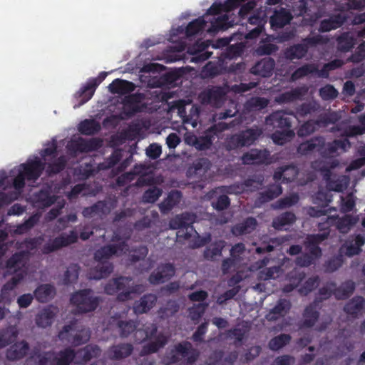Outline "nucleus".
Masks as SVG:
<instances>
[{"instance_id":"6e6552de","label":"nucleus","mask_w":365,"mask_h":365,"mask_svg":"<svg viewBox=\"0 0 365 365\" xmlns=\"http://www.w3.org/2000/svg\"><path fill=\"white\" fill-rule=\"evenodd\" d=\"M195 218V214L184 212L172 218L169 222V227L172 230H178V239L187 240L191 237V232L193 230L192 224Z\"/></svg>"},{"instance_id":"3c124183","label":"nucleus","mask_w":365,"mask_h":365,"mask_svg":"<svg viewBox=\"0 0 365 365\" xmlns=\"http://www.w3.org/2000/svg\"><path fill=\"white\" fill-rule=\"evenodd\" d=\"M207 21L204 17H199L190 22L185 28V35L188 37L195 36L206 29Z\"/></svg>"},{"instance_id":"5fc2aeb1","label":"nucleus","mask_w":365,"mask_h":365,"mask_svg":"<svg viewBox=\"0 0 365 365\" xmlns=\"http://www.w3.org/2000/svg\"><path fill=\"white\" fill-rule=\"evenodd\" d=\"M228 28V16L223 15L217 18H214L210 21V26L207 31L210 34H215L220 31H225Z\"/></svg>"},{"instance_id":"a18cd8bd","label":"nucleus","mask_w":365,"mask_h":365,"mask_svg":"<svg viewBox=\"0 0 365 365\" xmlns=\"http://www.w3.org/2000/svg\"><path fill=\"white\" fill-rule=\"evenodd\" d=\"M101 125L93 119H85L78 126V131L85 135H93L101 130Z\"/></svg>"},{"instance_id":"774afa93","label":"nucleus","mask_w":365,"mask_h":365,"mask_svg":"<svg viewBox=\"0 0 365 365\" xmlns=\"http://www.w3.org/2000/svg\"><path fill=\"white\" fill-rule=\"evenodd\" d=\"M319 277L316 275L308 278L303 285L298 289L299 293L301 295L306 296L311 292H312L319 284Z\"/></svg>"},{"instance_id":"de8ad7c7","label":"nucleus","mask_w":365,"mask_h":365,"mask_svg":"<svg viewBox=\"0 0 365 365\" xmlns=\"http://www.w3.org/2000/svg\"><path fill=\"white\" fill-rule=\"evenodd\" d=\"M282 188L280 185H272L264 192H259L257 200L260 204L267 202L280 195Z\"/></svg>"},{"instance_id":"4c0bfd02","label":"nucleus","mask_w":365,"mask_h":365,"mask_svg":"<svg viewBox=\"0 0 365 365\" xmlns=\"http://www.w3.org/2000/svg\"><path fill=\"white\" fill-rule=\"evenodd\" d=\"M181 197L182 194L179 190H172L170 192L167 197L159 205L160 212L162 213H168L170 212L180 202Z\"/></svg>"},{"instance_id":"680f3d73","label":"nucleus","mask_w":365,"mask_h":365,"mask_svg":"<svg viewBox=\"0 0 365 365\" xmlns=\"http://www.w3.org/2000/svg\"><path fill=\"white\" fill-rule=\"evenodd\" d=\"M294 136V132L292 129L276 130L272 135L273 142L279 145H284Z\"/></svg>"},{"instance_id":"0e129e2a","label":"nucleus","mask_w":365,"mask_h":365,"mask_svg":"<svg viewBox=\"0 0 365 365\" xmlns=\"http://www.w3.org/2000/svg\"><path fill=\"white\" fill-rule=\"evenodd\" d=\"M244 146L252 145L262 134L258 129L249 128L240 132Z\"/></svg>"},{"instance_id":"09e8293b","label":"nucleus","mask_w":365,"mask_h":365,"mask_svg":"<svg viewBox=\"0 0 365 365\" xmlns=\"http://www.w3.org/2000/svg\"><path fill=\"white\" fill-rule=\"evenodd\" d=\"M302 96V88L297 87L279 94L275 98V101L279 104L292 103L300 99Z\"/></svg>"},{"instance_id":"473e14b6","label":"nucleus","mask_w":365,"mask_h":365,"mask_svg":"<svg viewBox=\"0 0 365 365\" xmlns=\"http://www.w3.org/2000/svg\"><path fill=\"white\" fill-rule=\"evenodd\" d=\"M57 197L51 195L48 190H41L34 195V202L36 207L46 208L51 206L56 201Z\"/></svg>"},{"instance_id":"c756f323","label":"nucleus","mask_w":365,"mask_h":365,"mask_svg":"<svg viewBox=\"0 0 365 365\" xmlns=\"http://www.w3.org/2000/svg\"><path fill=\"white\" fill-rule=\"evenodd\" d=\"M365 308V299L361 296L351 299L344 307V311L354 319L358 318Z\"/></svg>"},{"instance_id":"1a4fd4ad","label":"nucleus","mask_w":365,"mask_h":365,"mask_svg":"<svg viewBox=\"0 0 365 365\" xmlns=\"http://www.w3.org/2000/svg\"><path fill=\"white\" fill-rule=\"evenodd\" d=\"M76 321H71L68 324L63 327L58 332V337L62 341L71 343L77 346L86 344L90 339V331L86 329L78 331L74 336H71V332L76 330Z\"/></svg>"},{"instance_id":"2f4dec72","label":"nucleus","mask_w":365,"mask_h":365,"mask_svg":"<svg viewBox=\"0 0 365 365\" xmlns=\"http://www.w3.org/2000/svg\"><path fill=\"white\" fill-rule=\"evenodd\" d=\"M110 91L113 94H130L135 88V86L133 82L116 78L108 86Z\"/></svg>"},{"instance_id":"0eeeda50","label":"nucleus","mask_w":365,"mask_h":365,"mask_svg":"<svg viewBox=\"0 0 365 365\" xmlns=\"http://www.w3.org/2000/svg\"><path fill=\"white\" fill-rule=\"evenodd\" d=\"M132 278L130 277H119L110 280L105 286L104 291L108 295H113L120 292L117 295V300L125 302L132 299V294L136 292L134 287L130 283Z\"/></svg>"},{"instance_id":"49530a36","label":"nucleus","mask_w":365,"mask_h":365,"mask_svg":"<svg viewBox=\"0 0 365 365\" xmlns=\"http://www.w3.org/2000/svg\"><path fill=\"white\" fill-rule=\"evenodd\" d=\"M339 119L340 116L338 113L333 111L321 113L317 116V119L314 120L317 129H319L320 128H326L330 124H335Z\"/></svg>"},{"instance_id":"c03bdc74","label":"nucleus","mask_w":365,"mask_h":365,"mask_svg":"<svg viewBox=\"0 0 365 365\" xmlns=\"http://www.w3.org/2000/svg\"><path fill=\"white\" fill-rule=\"evenodd\" d=\"M336 42L339 51L348 52L354 48L356 38L350 32H344L337 37Z\"/></svg>"},{"instance_id":"f03ea898","label":"nucleus","mask_w":365,"mask_h":365,"mask_svg":"<svg viewBox=\"0 0 365 365\" xmlns=\"http://www.w3.org/2000/svg\"><path fill=\"white\" fill-rule=\"evenodd\" d=\"M199 356V351L193 348L192 344L184 341L168 349L163 358V362L165 365H192L197 361Z\"/></svg>"},{"instance_id":"f704fd0d","label":"nucleus","mask_w":365,"mask_h":365,"mask_svg":"<svg viewBox=\"0 0 365 365\" xmlns=\"http://www.w3.org/2000/svg\"><path fill=\"white\" fill-rule=\"evenodd\" d=\"M257 225V220L253 217H248L242 222L235 225L232 231L236 235L250 234L256 229Z\"/></svg>"},{"instance_id":"7ed1b4c3","label":"nucleus","mask_w":365,"mask_h":365,"mask_svg":"<svg viewBox=\"0 0 365 365\" xmlns=\"http://www.w3.org/2000/svg\"><path fill=\"white\" fill-rule=\"evenodd\" d=\"M240 121L234 119L229 123L225 122H218L212 125L205 130L201 135L197 137L194 135L192 142L193 146L198 150H205L211 148L214 140L219 138L220 135L230 128L238 125Z\"/></svg>"},{"instance_id":"69168bd1","label":"nucleus","mask_w":365,"mask_h":365,"mask_svg":"<svg viewBox=\"0 0 365 365\" xmlns=\"http://www.w3.org/2000/svg\"><path fill=\"white\" fill-rule=\"evenodd\" d=\"M336 283L334 282H327V284L319 289V296L316 297L314 302H316L317 304L326 300L334 294V287Z\"/></svg>"},{"instance_id":"603ef678","label":"nucleus","mask_w":365,"mask_h":365,"mask_svg":"<svg viewBox=\"0 0 365 365\" xmlns=\"http://www.w3.org/2000/svg\"><path fill=\"white\" fill-rule=\"evenodd\" d=\"M296 221V216L292 212H285L272 221V227L276 230H281L285 225H292Z\"/></svg>"},{"instance_id":"4be33fe9","label":"nucleus","mask_w":365,"mask_h":365,"mask_svg":"<svg viewBox=\"0 0 365 365\" xmlns=\"http://www.w3.org/2000/svg\"><path fill=\"white\" fill-rule=\"evenodd\" d=\"M275 61L270 57L262 58L257 61L251 68L250 72L261 77H269L272 75Z\"/></svg>"},{"instance_id":"aec40b11","label":"nucleus","mask_w":365,"mask_h":365,"mask_svg":"<svg viewBox=\"0 0 365 365\" xmlns=\"http://www.w3.org/2000/svg\"><path fill=\"white\" fill-rule=\"evenodd\" d=\"M133 351L130 343H119L110 346L107 351V356L110 360H121L130 356Z\"/></svg>"},{"instance_id":"ea45409f","label":"nucleus","mask_w":365,"mask_h":365,"mask_svg":"<svg viewBox=\"0 0 365 365\" xmlns=\"http://www.w3.org/2000/svg\"><path fill=\"white\" fill-rule=\"evenodd\" d=\"M225 246V242L224 240H218L211 243L204 250V258L207 260L215 261L217 257L222 256V252Z\"/></svg>"},{"instance_id":"dca6fc26","label":"nucleus","mask_w":365,"mask_h":365,"mask_svg":"<svg viewBox=\"0 0 365 365\" xmlns=\"http://www.w3.org/2000/svg\"><path fill=\"white\" fill-rule=\"evenodd\" d=\"M270 159V153L267 150L251 149L243 154L242 160L245 165L268 164Z\"/></svg>"},{"instance_id":"9d476101","label":"nucleus","mask_w":365,"mask_h":365,"mask_svg":"<svg viewBox=\"0 0 365 365\" xmlns=\"http://www.w3.org/2000/svg\"><path fill=\"white\" fill-rule=\"evenodd\" d=\"M145 96L141 93H135L125 96L122 99L123 110L120 114L122 120L128 119L134 116L136 113L142 111L140 103Z\"/></svg>"},{"instance_id":"e433bc0d","label":"nucleus","mask_w":365,"mask_h":365,"mask_svg":"<svg viewBox=\"0 0 365 365\" xmlns=\"http://www.w3.org/2000/svg\"><path fill=\"white\" fill-rule=\"evenodd\" d=\"M54 308L48 307L40 311L36 317V324L38 327L46 328L51 325L56 316Z\"/></svg>"},{"instance_id":"2eb2a0df","label":"nucleus","mask_w":365,"mask_h":365,"mask_svg":"<svg viewBox=\"0 0 365 365\" xmlns=\"http://www.w3.org/2000/svg\"><path fill=\"white\" fill-rule=\"evenodd\" d=\"M175 273L173 264H162L149 276L148 280L152 284H159L169 280Z\"/></svg>"},{"instance_id":"13d9d810","label":"nucleus","mask_w":365,"mask_h":365,"mask_svg":"<svg viewBox=\"0 0 365 365\" xmlns=\"http://www.w3.org/2000/svg\"><path fill=\"white\" fill-rule=\"evenodd\" d=\"M179 304L175 300H168L164 307L158 311L160 318L166 319L175 315L179 311Z\"/></svg>"},{"instance_id":"f8f14e48","label":"nucleus","mask_w":365,"mask_h":365,"mask_svg":"<svg viewBox=\"0 0 365 365\" xmlns=\"http://www.w3.org/2000/svg\"><path fill=\"white\" fill-rule=\"evenodd\" d=\"M128 250V245L123 241L118 244H110L103 246L94 253V259L97 262L107 261L110 257L115 255H121Z\"/></svg>"},{"instance_id":"ddd939ff","label":"nucleus","mask_w":365,"mask_h":365,"mask_svg":"<svg viewBox=\"0 0 365 365\" xmlns=\"http://www.w3.org/2000/svg\"><path fill=\"white\" fill-rule=\"evenodd\" d=\"M20 170L26 177V180L30 181L36 180L42 174L45 169V163L36 157L34 160H29L26 163L21 164Z\"/></svg>"},{"instance_id":"9b49d317","label":"nucleus","mask_w":365,"mask_h":365,"mask_svg":"<svg viewBox=\"0 0 365 365\" xmlns=\"http://www.w3.org/2000/svg\"><path fill=\"white\" fill-rule=\"evenodd\" d=\"M108 73L102 71L97 78H89L85 85H83L75 94L76 98H80L78 104L81 106L88 102L93 96L97 87L106 78Z\"/></svg>"},{"instance_id":"b1692460","label":"nucleus","mask_w":365,"mask_h":365,"mask_svg":"<svg viewBox=\"0 0 365 365\" xmlns=\"http://www.w3.org/2000/svg\"><path fill=\"white\" fill-rule=\"evenodd\" d=\"M190 108L187 113L185 105L180 101L178 105V113L186 123H191L194 127L197 125L200 113V108L197 105L189 104Z\"/></svg>"},{"instance_id":"8fccbe9b","label":"nucleus","mask_w":365,"mask_h":365,"mask_svg":"<svg viewBox=\"0 0 365 365\" xmlns=\"http://www.w3.org/2000/svg\"><path fill=\"white\" fill-rule=\"evenodd\" d=\"M320 109V104L315 101L305 102L296 108V115L300 118H304L308 115L318 112Z\"/></svg>"},{"instance_id":"a211bd4d","label":"nucleus","mask_w":365,"mask_h":365,"mask_svg":"<svg viewBox=\"0 0 365 365\" xmlns=\"http://www.w3.org/2000/svg\"><path fill=\"white\" fill-rule=\"evenodd\" d=\"M319 312L318 311V304L313 302L307 305L302 313V320L299 324L300 329L312 328L319 318Z\"/></svg>"},{"instance_id":"4468645a","label":"nucleus","mask_w":365,"mask_h":365,"mask_svg":"<svg viewBox=\"0 0 365 365\" xmlns=\"http://www.w3.org/2000/svg\"><path fill=\"white\" fill-rule=\"evenodd\" d=\"M226 92L221 86H212L203 91L200 97L204 103L209 104L213 107H220L225 99Z\"/></svg>"},{"instance_id":"bb28decb","label":"nucleus","mask_w":365,"mask_h":365,"mask_svg":"<svg viewBox=\"0 0 365 365\" xmlns=\"http://www.w3.org/2000/svg\"><path fill=\"white\" fill-rule=\"evenodd\" d=\"M157 297L153 294H146L140 297V300L135 301L133 304V312L136 314H141L148 312L155 304Z\"/></svg>"},{"instance_id":"37998d69","label":"nucleus","mask_w":365,"mask_h":365,"mask_svg":"<svg viewBox=\"0 0 365 365\" xmlns=\"http://www.w3.org/2000/svg\"><path fill=\"white\" fill-rule=\"evenodd\" d=\"M210 166V161L207 158H198L188 168L187 173L190 175L202 176L207 172Z\"/></svg>"},{"instance_id":"c85d7f7f","label":"nucleus","mask_w":365,"mask_h":365,"mask_svg":"<svg viewBox=\"0 0 365 365\" xmlns=\"http://www.w3.org/2000/svg\"><path fill=\"white\" fill-rule=\"evenodd\" d=\"M292 19L291 13L285 8L275 10L270 17V24L272 28L282 29L289 24Z\"/></svg>"},{"instance_id":"72a5a7b5","label":"nucleus","mask_w":365,"mask_h":365,"mask_svg":"<svg viewBox=\"0 0 365 365\" xmlns=\"http://www.w3.org/2000/svg\"><path fill=\"white\" fill-rule=\"evenodd\" d=\"M98 264L91 269L89 272V277L93 279H101L108 277V275L113 272V264L108 261L98 262Z\"/></svg>"},{"instance_id":"6e6d98bb","label":"nucleus","mask_w":365,"mask_h":365,"mask_svg":"<svg viewBox=\"0 0 365 365\" xmlns=\"http://www.w3.org/2000/svg\"><path fill=\"white\" fill-rule=\"evenodd\" d=\"M358 222V218L351 215H346L339 218L336 222V228L341 233H347Z\"/></svg>"},{"instance_id":"20e7f679","label":"nucleus","mask_w":365,"mask_h":365,"mask_svg":"<svg viewBox=\"0 0 365 365\" xmlns=\"http://www.w3.org/2000/svg\"><path fill=\"white\" fill-rule=\"evenodd\" d=\"M92 235L93 232L91 231H82L78 236V232L76 230H72L68 233L63 232L45 243L41 249V252L44 255H48L76 243L78 237L83 240H86Z\"/></svg>"},{"instance_id":"a878e982","label":"nucleus","mask_w":365,"mask_h":365,"mask_svg":"<svg viewBox=\"0 0 365 365\" xmlns=\"http://www.w3.org/2000/svg\"><path fill=\"white\" fill-rule=\"evenodd\" d=\"M100 142L96 138L85 140L79 138L71 142L68 148L71 150L79 153H88L96 150L99 147Z\"/></svg>"},{"instance_id":"a19ab883","label":"nucleus","mask_w":365,"mask_h":365,"mask_svg":"<svg viewBox=\"0 0 365 365\" xmlns=\"http://www.w3.org/2000/svg\"><path fill=\"white\" fill-rule=\"evenodd\" d=\"M109 212L107 203L105 201L99 200L93 205L84 207L82 215L86 218H91L94 215H106Z\"/></svg>"},{"instance_id":"338daca9","label":"nucleus","mask_w":365,"mask_h":365,"mask_svg":"<svg viewBox=\"0 0 365 365\" xmlns=\"http://www.w3.org/2000/svg\"><path fill=\"white\" fill-rule=\"evenodd\" d=\"M317 71V67L314 64H304L297 68L291 76L293 81L302 78L309 74H312Z\"/></svg>"},{"instance_id":"412c9836","label":"nucleus","mask_w":365,"mask_h":365,"mask_svg":"<svg viewBox=\"0 0 365 365\" xmlns=\"http://www.w3.org/2000/svg\"><path fill=\"white\" fill-rule=\"evenodd\" d=\"M324 145L325 138L323 136H315L300 143L297 148V152L306 155L316 150L321 154V150Z\"/></svg>"},{"instance_id":"7c9ffc66","label":"nucleus","mask_w":365,"mask_h":365,"mask_svg":"<svg viewBox=\"0 0 365 365\" xmlns=\"http://www.w3.org/2000/svg\"><path fill=\"white\" fill-rule=\"evenodd\" d=\"M350 146L351 143L347 138L336 139L332 142L325 143L324 147L321 150V155L324 158H328L336 153L338 150L341 149L345 151Z\"/></svg>"},{"instance_id":"4d7b16f0","label":"nucleus","mask_w":365,"mask_h":365,"mask_svg":"<svg viewBox=\"0 0 365 365\" xmlns=\"http://www.w3.org/2000/svg\"><path fill=\"white\" fill-rule=\"evenodd\" d=\"M80 267L77 264H70L63 274L62 284L70 285L76 282L79 275Z\"/></svg>"},{"instance_id":"bf43d9fd","label":"nucleus","mask_w":365,"mask_h":365,"mask_svg":"<svg viewBox=\"0 0 365 365\" xmlns=\"http://www.w3.org/2000/svg\"><path fill=\"white\" fill-rule=\"evenodd\" d=\"M342 23L340 16L324 19L320 22L319 31L322 33L328 32L340 27Z\"/></svg>"},{"instance_id":"39448f33","label":"nucleus","mask_w":365,"mask_h":365,"mask_svg":"<svg viewBox=\"0 0 365 365\" xmlns=\"http://www.w3.org/2000/svg\"><path fill=\"white\" fill-rule=\"evenodd\" d=\"M70 302L78 314H86L95 311L101 302V298L94 296L91 289H83L73 292Z\"/></svg>"},{"instance_id":"c9c22d12","label":"nucleus","mask_w":365,"mask_h":365,"mask_svg":"<svg viewBox=\"0 0 365 365\" xmlns=\"http://www.w3.org/2000/svg\"><path fill=\"white\" fill-rule=\"evenodd\" d=\"M168 341V337L165 334L160 333L155 337V340L150 341L143 346L142 351L145 354H150L158 352L163 348Z\"/></svg>"},{"instance_id":"58836bf2","label":"nucleus","mask_w":365,"mask_h":365,"mask_svg":"<svg viewBox=\"0 0 365 365\" xmlns=\"http://www.w3.org/2000/svg\"><path fill=\"white\" fill-rule=\"evenodd\" d=\"M34 294L37 301L44 303L48 302L54 297L56 289L50 284H43L35 289Z\"/></svg>"},{"instance_id":"79ce46f5","label":"nucleus","mask_w":365,"mask_h":365,"mask_svg":"<svg viewBox=\"0 0 365 365\" xmlns=\"http://www.w3.org/2000/svg\"><path fill=\"white\" fill-rule=\"evenodd\" d=\"M355 287V283L352 280H347L339 287H334V295L338 300L346 299L354 293Z\"/></svg>"},{"instance_id":"f3484780","label":"nucleus","mask_w":365,"mask_h":365,"mask_svg":"<svg viewBox=\"0 0 365 365\" xmlns=\"http://www.w3.org/2000/svg\"><path fill=\"white\" fill-rule=\"evenodd\" d=\"M266 123L274 128L288 130L292 128V118L284 110H277L266 118Z\"/></svg>"},{"instance_id":"393cba45","label":"nucleus","mask_w":365,"mask_h":365,"mask_svg":"<svg viewBox=\"0 0 365 365\" xmlns=\"http://www.w3.org/2000/svg\"><path fill=\"white\" fill-rule=\"evenodd\" d=\"M292 304L287 299H279L275 306L266 315L269 321H275L284 317L291 309Z\"/></svg>"},{"instance_id":"864d4df0","label":"nucleus","mask_w":365,"mask_h":365,"mask_svg":"<svg viewBox=\"0 0 365 365\" xmlns=\"http://www.w3.org/2000/svg\"><path fill=\"white\" fill-rule=\"evenodd\" d=\"M76 351L70 348H66L58 352V356L53 359V361L57 365H69L76 359Z\"/></svg>"},{"instance_id":"f257e3e1","label":"nucleus","mask_w":365,"mask_h":365,"mask_svg":"<svg viewBox=\"0 0 365 365\" xmlns=\"http://www.w3.org/2000/svg\"><path fill=\"white\" fill-rule=\"evenodd\" d=\"M329 235V231L307 235L303 241V245L307 252L296 257L295 264L300 267H309L315 264L322 256V250L319 245L328 238Z\"/></svg>"},{"instance_id":"423d86ee","label":"nucleus","mask_w":365,"mask_h":365,"mask_svg":"<svg viewBox=\"0 0 365 365\" xmlns=\"http://www.w3.org/2000/svg\"><path fill=\"white\" fill-rule=\"evenodd\" d=\"M327 39L318 34L302 39L299 43L289 46L284 51V56L289 60L302 59L305 57L309 48L326 43Z\"/></svg>"},{"instance_id":"052dcab7","label":"nucleus","mask_w":365,"mask_h":365,"mask_svg":"<svg viewBox=\"0 0 365 365\" xmlns=\"http://www.w3.org/2000/svg\"><path fill=\"white\" fill-rule=\"evenodd\" d=\"M67 160L64 155L59 156L53 162L48 163L46 168V173L49 176L58 174L63 171L66 165Z\"/></svg>"},{"instance_id":"5701e85b","label":"nucleus","mask_w":365,"mask_h":365,"mask_svg":"<svg viewBox=\"0 0 365 365\" xmlns=\"http://www.w3.org/2000/svg\"><path fill=\"white\" fill-rule=\"evenodd\" d=\"M101 349L98 345L88 344L76 351V361L77 364H84L96 358L101 354Z\"/></svg>"},{"instance_id":"cd10ccee","label":"nucleus","mask_w":365,"mask_h":365,"mask_svg":"<svg viewBox=\"0 0 365 365\" xmlns=\"http://www.w3.org/2000/svg\"><path fill=\"white\" fill-rule=\"evenodd\" d=\"M29 350V345L28 342L23 340L11 346L6 351V356L9 361H17L23 359L27 354Z\"/></svg>"},{"instance_id":"e2e57ef3","label":"nucleus","mask_w":365,"mask_h":365,"mask_svg":"<svg viewBox=\"0 0 365 365\" xmlns=\"http://www.w3.org/2000/svg\"><path fill=\"white\" fill-rule=\"evenodd\" d=\"M291 341V336L287 334H280L272 338L269 342V347L272 351H277Z\"/></svg>"},{"instance_id":"6ab92c4d","label":"nucleus","mask_w":365,"mask_h":365,"mask_svg":"<svg viewBox=\"0 0 365 365\" xmlns=\"http://www.w3.org/2000/svg\"><path fill=\"white\" fill-rule=\"evenodd\" d=\"M299 168L294 164L286 165L277 168L273 175L275 181L282 180L287 183L294 181L299 174Z\"/></svg>"}]
</instances>
